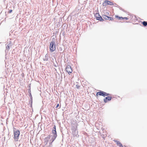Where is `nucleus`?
<instances>
[{"label":"nucleus","instance_id":"nucleus-1","mask_svg":"<svg viewBox=\"0 0 147 147\" xmlns=\"http://www.w3.org/2000/svg\"><path fill=\"white\" fill-rule=\"evenodd\" d=\"M13 138L15 142L18 141L20 135V131L18 129H17L16 128H13Z\"/></svg>","mask_w":147,"mask_h":147},{"label":"nucleus","instance_id":"nucleus-2","mask_svg":"<svg viewBox=\"0 0 147 147\" xmlns=\"http://www.w3.org/2000/svg\"><path fill=\"white\" fill-rule=\"evenodd\" d=\"M50 51L51 52H53L55 50V44L54 40H52L50 43L49 46Z\"/></svg>","mask_w":147,"mask_h":147},{"label":"nucleus","instance_id":"nucleus-3","mask_svg":"<svg viewBox=\"0 0 147 147\" xmlns=\"http://www.w3.org/2000/svg\"><path fill=\"white\" fill-rule=\"evenodd\" d=\"M51 135V138H52V140H55L57 136L56 131H52Z\"/></svg>","mask_w":147,"mask_h":147},{"label":"nucleus","instance_id":"nucleus-4","mask_svg":"<svg viewBox=\"0 0 147 147\" xmlns=\"http://www.w3.org/2000/svg\"><path fill=\"white\" fill-rule=\"evenodd\" d=\"M95 17L96 18V19L97 20L102 21L104 20L102 18V17L100 15L99 13H96L94 15Z\"/></svg>","mask_w":147,"mask_h":147},{"label":"nucleus","instance_id":"nucleus-5","mask_svg":"<svg viewBox=\"0 0 147 147\" xmlns=\"http://www.w3.org/2000/svg\"><path fill=\"white\" fill-rule=\"evenodd\" d=\"M66 71L69 74H70L71 73L72 71L71 66L70 65H67L66 68Z\"/></svg>","mask_w":147,"mask_h":147},{"label":"nucleus","instance_id":"nucleus-6","mask_svg":"<svg viewBox=\"0 0 147 147\" xmlns=\"http://www.w3.org/2000/svg\"><path fill=\"white\" fill-rule=\"evenodd\" d=\"M98 95L100 96H102L105 97V92L100 90L99 92H98L96 94V96H97Z\"/></svg>","mask_w":147,"mask_h":147},{"label":"nucleus","instance_id":"nucleus-7","mask_svg":"<svg viewBox=\"0 0 147 147\" xmlns=\"http://www.w3.org/2000/svg\"><path fill=\"white\" fill-rule=\"evenodd\" d=\"M112 97L111 96H108L106 97L104 99V101L105 103H107L108 102L110 101L111 100Z\"/></svg>","mask_w":147,"mask_h":147},{"label":"nucleus","instance_id":"nucleus-8","mask_svg":"<svg viewBox=\"0 0 147 147\" xmlns=\"http://www.w3.org/2000/svg\"><path fill=\"white\" fill-rule=\"evenodd\" d=\"M51 138V135H49L47 136L46 138H45V139H44V143L45 144V145H46L47 144V143L48 142V141Z\"/></svg>","mask_w":147,"mask_h":147},{"label":"nucleus","instance_id":"nucleus-9","mask_svg":"<svg viewBox=\"0 0 147 147\" xmlns=\"http://www.w3.org/2000/svg\"><path fill=\"white\" fill-rule=\"evenodd\" d=\"M6 45V49L5 51V52L6 53H8L10 49V46L9 44H5Z\"/></svg>","mask_w":147,"mask_h":147},{"label":"nucleus","instance_id":"nucleus-10","mask_svg":"<svg viewBox=\"0 0 147 147\" xmlns=\"http://www.w3.org/2000/svg\"><path fill=\"white\" fill-rule=\"evenodd\" d=\"M49 56L47 54L45 55V58H44L43 59V60L44 61H47L48 60V59H49Z\"/></svg>","mask_w":147,"mask_h":147},{"label":"nucleus","instance_id":"nucleus-11","mask_svg":"<svg viewBox=\"0 0 147 147\" xmlns=\"http://www.w3.org/2000/svg\"><path fill=\"white\" fill-rule=\"evenodd\" d=\"M106 3H107V5H114V4L112 2L107 0Z\"/></svg>","mask_w":147,"mask_h":147},{"label":"nucleus","instance_id":"nucleus-12","mask_svg":"<svg viewBox=\"0 0 147 147\" xmlns=\"http://www.w3.org/2000/svg\"><path fill=\"white\" fill-rule=\"evenodd\" d=\"M102 17L103 19H105V20H108L109 19V16H107L105 15H103L102 16Z\"/></svg>","mask_w":147,"mask_h":147},{"label":"nucleus","instance_id":"nucleus-13","mask_svg":"<svg viewBox=\"0 0 147 147\" xmlns=\"http://www.w3.org/2000/svg\"><path fill=\"white\" fill-rule=\"evenodd\" d=\"M30 100L29 101V103L30 104V106L31 107H32V98H30Z\"/></svg>","mask_w":147,"mask_h":147},{"label":"nucleus","instance_id":"nucleus-14","mask_svg":"<svg viewBox=\"0 0 147 147\" xmlns=\"http://www.w3.org/2000/svg\"><path fill=\"white\" fill-rule=\"evenodd\" d=\"M28 92L29 93V96L30 98H32V97L31 93V90H28Z\"/></svg>","mask_w":147,"mask_h":147},{"label":"nucleus","instance_id":"nucleus-15","mask_svg":"<svg viewBox=\"0 0 147 147\" xmlns=\"http://www.w3.org/2000/svg\"><path fill=\"white\" fill-rule=\"evenodd\" d=\"M142 24L144 26H147V22L144 21L142 22Z\"/></svg>","mask_w":147,"mask_h":147},{"label":"nucleus","instance_id":"nucleus-16","mask_svg":"<svg viewBox=\"0 0 147 147\" xmlns=\"http://www.w3.org/2000/svg\"><path fill=\"white\" fill-rule=\"evenodd\" d=\"M115 17L117 19H118L119 20H122V19H121L122 18V17H119L117 15Z\"/></svg>","mask_w":147,"mask_h":147},{"label":"nucleus","instance_id":"nucleus-17","mask_svg":"<svg viewBox=\"0 0 147 147\" xmlns=\"http://www.w3.org/2000/svg\"><path fill=\"white\" fill-rule=\"evenodd\" d=\"M114 141L116 143V144L117 145H118L119 144H121V143L120 142H119V141H118L117 140H114Z\"/></svg>","mask_w":147,"mask_h":147},{"label":"nucleus","instance_id":"nucleus-18","mask_svg":"<svg viewBox=\"0 0 147 147\" xmlns=\"http://www.w3.org/2000/svg\"><path fill=\"white\" fill-rule=\"evenodd\" d=\"M55 140H52V138H51V140H50V142L49 143V144L50 145H52V143Z\"/></svg>","mask_w":147,"mask_h":147},{"label":"nucleus","instance_id":"nucleus-19","mask_svg":"<svg viewBox=\"0 0 147 147\" xmlns=\"http://www.w3.org/2000/svg\"><path fill=\"white\" fill-rule=\"evenodd\" d=\"M107 3V0H106V1H105V2L104 3H103L102 4L103 6H105L107 5V3Z\"/></svg>","mask_w":147,"mask_h":147},{"label":"nucleus","instance_id":"nucleus-20","mask_svg":"<svg viewBox=\"0 0 147 147\" xmlns=\"http://www.w3.org/2000/svg\"><path fill=\"white\" fill-rule=\"evenodd\" d=\"M53 130L54 131H56V126L55 125H54L53 127V128L52 130V131H53Z\"/></svg>","mask_w":147,"mask_h":147},{"label":"nucleus","instance_id":"nucleus-21","mask_svg":"<svg viewBox=\"0 0 147 147\" xmlns=\"http://www.w3.org/2000/svg\"><path fill=\"white\" fill-rule=\"evenodd\" d=\"M7 44H9V46H11L12 43H11V42L10 41H9V43H7Z\"/></svg>","mask_w":147,"mask_h":147},{"label":"nucleus","instance_id":"nucleus-22","mask_svg":"<svg viewBox=\"0 0 147 147\" xmlns=\"http://www.w3.org/2000/svg\"><path fill=\"white\" fill-rule=\"evenodd\" d=\"M31 90V84H28V90Z\"/></svg>","mask_w":147,"mask_h":147},{"label":"nucleus","instance_id":"nucleus-23","mask_svg":"<svg viewBox=\"0 0 147 147\" xmlns=\"http://www.w3.org/2000/svg\"><path fill=\"white\" fill-rule=\"evenodd\" d=\"M110 95V94L107 93L105 92V96H108Z\"/></svg>","mask_w":147,"mask_h":147},{"label":"nucleus","instance_id":"nucleus-24","mask_svg":"<svg viewBox=\"0 0 147 147\" xmlns=\"http://www.w3.org/2000/svg\"><path fill=\"white\" fill-rule=\"evenodd\" d=\"M125 19L126 20H127L128 19V18L127 17H122V18L121 19H122V20H123V19Z\"/></svg>","mask_w":147,"mask_h":147},{"label":"nucleus","instance_id":"nucleus-25","mask_svg":"<svg viewBox=\"0 0 147 147\" xmlns=\"http://www.w3.org/2000/svg\"><path fill=\"white\" fill-rule=\"evenodd\" d=\"M109 19H108V20H113V18H112V17H109Z\"/></svg>","mask_w":147,"mask_h":147},{"label":"nucleus","instance_id":"nucleus-26","mask_svg":"<svg viewBox=\"0 0 147 147\" xmlns=\"http://www.w3.org/2000/svg\"><path fill=\"white\" fill-rule=\"evenodd\" d=\"M59 103H58L57 104L56 106L55 107V108H58L59 107Z\"/></svg>","mask_w":147,"mask_h":147},{"label":"nucleus","instance_id":"nucleus-27","mask_svg":"<svg viewBox=\"0 0 147 147\" xmlns=\"http://www.w3.org/2000/svg\"><path fill=\"white\" fill-rule=\"evenodd\" d=\"M119 146V147H123V146L122 144L121 143V144H119L118 145Z\"/></svg>","mask_w":147,"mask_h":147},{"label":"nucleus","instance_id":"nucleus-28","mask_svg":"<svg viewBox=\"0 0 147 147\" xmlns=\"http://www.w3.org/2000/svg\"><path fill=\"white\" fill-rule=\"evenodd\" d=\"M12 10L11 9H10V10H9L8 13H11L12 12Z\"/></svg>","mask_w":147,"mask_h":147},{"label":"nucleus","instance_id":"nucleus-29","mask_svg":"<svg viewBox=\"0 0 147 147\" xmlns=\"http://www.w3.org/2000/svg\"><path fill=\"white\" fill-rule=\"evenodd\" d=\"M76 88L78 89H79L80 88V86L78 85H76Z\"/></svg>","mask_w":147,"mask_h":147},{"label":"nucleus","instance_id":"nucleus-30","mask_svg":"<svg viewBox=\"0 0 147 147\" xmlns=\"http://www.w3.org/2000/svg\"><path fill=\"white\" fill-rule=\"evenodd\" d=\"M105 14H106L107 15H109V13L107 12H106L105 13Z\"/></svg>","mask_w":147,"mask_h":147},{"label":"nucleus","instance_id":"nucleus-31","mask_svg":"<svg viewBox=\"0 0 147 147\" xmlns=\"http://www.w3.org/2000/svg\"><path fill=\"white\" fill-rule=\"evenodd\" d=\"M119 7V9L120 10H122L123 11H124V9H123L122 8H121V7Z\"/></svg>","mask_w":147,"mask_h":147},{"label":"nucleus","instance_id":"nucleus-32","mask_svg":"<svg viewBox=\"0 0 147 147\" xmlns=\"http://www.w3.org/2000/svg\"><path fill=\"white\" fill-rule=\"evenodd\" d=\"M115 4L116 5V6H115V7H119V6L117 5L116 3H115Z\"/></svg>","mask_w":147,"mask_h":147},{"label":"nucleus","instance_id":"nucleus-33","mask_svg":"<svg viewBox=\"0 0 147 147\" xmlns=\"http://www.w3.org/2000/svg\"><path fill=\"white\" fill-rule=\"evenodd\" d=\"M53 66H54V67H56L57 66L55 64H54L53 65Z\"/></svg>","mask_w":147,"mask_h":147},{"label":"nucleus","instance_id":"nucleus-34","mask_svg":"<svg viewBox=\"0 0 147 147\" xmlns=\"http://www.w3.org/2000/svg\"><path fill=\"white\" fill-rule=\"evenodd\" d=\"M59 50L60 51H62V49L61 48H59Z\"/></svg>","mask_w":147,"mask_h":147},{"label":"nucleus","instance_id":"nucleus-35","mask_svg":"<svg viewBox=\"0 0 147 147\" xmlns=\"http://www.w3.org/2000/svg\"><path fill=\"white\" fill-rule=\"evenodd\" d=\"M19 141L20 142H22V141H21V140H19Z\"/></svg>","mask_w":147,"mask_h":147},{"label":"nucleus","instance_id":"nucleus-36","mask_svg":"<svg viewBox=\"0 0 147 147\" xmlns=\"http://www.w3.org/2000/svg\"><path fill=\"white\" fill-rule=\"evenodd\" d=\"M57 31H56V32H55V33H56H56H57Z\"/></svg>","mask_w":147,"mask_h":147}]
</instances>
